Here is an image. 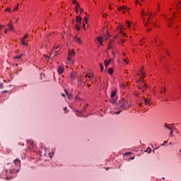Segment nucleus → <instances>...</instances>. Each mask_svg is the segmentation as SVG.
<instances>
[{"label": "nucleus", "mask_w": 181, "mask_h": 181, "mask_svg": "<svg viewBox=\"0 0 181 181\" xmlns=\"http://www.w3.org/2000/svg\"><path fill=\"white\" fill-rule=\"evenodd\" d=\"M169 135L171 136V138H173V130H170Z\"/></svg>", "instance_id": "obj_24"}, {"label": "nucleus", "mask_w": 181, "mask_h": 181, "mask_svg": "<svg viewBox=\"0 0 181 181\" xmlns=\"http://www.w3.org/2000/svg\"><path fill=\"white\" fill-rule=\"evenodd\" d=\"M176 8H177V9H180V6H179V5H176Z\"/></svg>", "instance_id": "obj_42"}, {"label": "nucleus", "mask_w": 181, "mask_h": 181, "mask_svg": "<svg viewBox=\"0 0 181 181\" xmlns=\"http://www.w3.org/2000/svg\"><path fill=\"white\" fill-rule=\"evenodd\" d=\"M23 56H25V54H22L20 56H16V57H14V59H22Z\"/></svg>", "instance_id": "obj_22"}, {"label": "nucleus", "mask_w": 181, "mask_h": 181, "mask_svg": "<svg viewBox=\"0 0 181 181\" xmlns=\"http://www.w3.org/2000/svg\"><path fill=\"white\" fill-rule=\"evenodd\" d=\"M0 88H4V84L0 83Z\"/></svg>", "instance_id": "obj_39"}, {"label": "nucleus", "mask_w": 181, "mask_h": 181, "mask_svg": "<svg viewBox=\"0 0 181 181\" xmlns=\"http://www.w3.org/2000/svg\"><path fill=\"white\" fill-rule=\"evenodd\" d=\"M122 43H125V40H122Z\"/></svg>", "instance_id": "obj_56"}, {"label": "nucleus", "mask_w": 181, "mask_h": 181, "mask_svg": "<svg viewBox=\"0 0 181 181\" xmlns=\"http://www.w3.org/2000/svg\"><path fill=\"white\" fill-rule=\"evenodd\" d=\"M108 49H112V45H111V42L109 43Z\"/></svg>", "instance_id": "obj_28"}, {"label": "nucleus", "mask_w": 181, "mask_h": 181, "mask_svg": "<svg viewBox=\"0 0 181 181\" xmlns=\"http://www.w3.org/2000/svg\"><path fill=\"white\" fill-rule=\"evenodd\" d=\"M160 93L161 94H163V93H165V90L163 89Z\"/></svg>", "instance_id": "obj_48"}, {"label": "nucleus", "mask_w": 181, "mask_h": 181, "mask_svg": "<svg viewBox=\"0 0 181 181\" xmlns=\"http://www.w3.org/2000/svg\"><path fill=\"white\" fill-rule=\"evenodd\" d=\"M149 21H150V19L148 18V22H149Z\"/></svg>", "instance_id": "obj_64"}, {"label": "nucleus", "mask_w": 181, "mask_h": 181, "mask_svg": "<svg viewBox=\"0 0 181 181\" xmlns=\"http://www.w3.org/2000/svg\"><path fill=\"white\" fill-rule=\"evenodd\" d=\"M128 28H131V23L129 21H127Z\"/></svg>", "instance_id": "obj_31"}, {"label": "nucleus", "mask_w": 181, "mask_h": 181, "mask_svg": "<svg viewBox=\"0 0 181 181\" xmlns=\"http://www.w3.org/2000/svg\"><path fill=\"white\" fill-rule=\"evenodd\" d=\"M164 127L167 129H170V131L172 130V127H171L170 124H168V123H165Z\"/></svg>", "instance_id": "obj_13"}, {"label": "nucleus", "mask_w": 181, "mask_h": 181, "mask_svg": "<svg viewBox=\"0 0 181 181\" xmlns=\"http://www.w3.org/2000/svg\"><path fill=\"white\" fill-rule=\"evenodd\" d=\"M66 110H67V107L64 108V111H66Z\"/></svg>", "instance_id": "obj_57"}, {"label": "nucleus", "mask_w": 181, "mask_h": 181, "mask_svg": "<svg viewBox=\"0 0 181 181\" xmlns=\"http://www.w3.org/2000/svg\"><path fill=\"white\" fill-rule=\"evenodd\" d=\"M99 66H100V67L101 71H103L104 70V66H103L102 64H99Z\"/></svg>", "instance_id": "obj_26"}, {"label": "nucleus", "mask_w": 181, "mask_h": 181, "mask_svg": "<svg viewBox=\"0 0 181 181\" xmlns=\"http://www.w3.org/2000/svg\"><path fill=\"white\" fill-rule=\"evenodd\" d=\"M77 117H81V115H78V112L76 113Z\"/></svg>", "instance_id": "obj_47"}, {"label": "nucleus", "mask_w": 181, "mask_h": 181, "mask_svg": "<svg viewBox=\"0 0 181 181\" xmlns=\"http://www.w3.org/2000/svg\"><path fill=\"white\" fill-rule=\"evenodd\" d=\"M75 41L76 43H78L79 45H83V42H81V39L77 37H74Z\"/></svg>", "instance_id": "obj_10"}, {"label": "nucleus", "mask_w": 181, "mask_h": 181, "mask_svg": "<svg viewBox=\"0 0 181 181\" xmlns=\"http://www.w3.org/2000/svg\"><path fill=\"white\" fill-rule=\"evenodd\" d=\"M141 103H144L146 105H151V100L148 98H144Z\"/></svg>", "instance_id": "obj_7"}, {"label": "nucleus", "mask_w": 181, "mask_h": 181, "mask_svg": "<svg viewBox=\"0 0 181 181\" xmlns=\"http://www.w3.org/2000/svg\"><path fill=\"white\" fill-rule=\"evenodd\" d=\"M113 56H115V52H112Z\"/></svg>", "instance_id": "obj_55"}, {"label": "nucleus", "mask_w": 181, "mask_h": 181, "mask_svg": "<svg viewBox=\"0 0 181 181\" xmlns=\"http://www.w3.org/2000/svg\"><path fill=\"white\" fill-rule=\"evenodd\" d=\"M168 141H165L164 143L162 144V146H163V145H165V144H167Z\"/></svg>", "instance_id": "obj_45"}, {"label": "nucleus", "mask_w": 181, "mask_h": 181, "mask_svg": "<svg viewBox=\"0 0 181 181\" xmlns=\"http://www.w3.org/2000/svg\"><path fill=\"white\" fill-rule=\"evenodd\" d=\"M80 8V4H77L76 7H75V11L76 13H78V8Z\"/></svg>", "instance_id": "obj_16"}, {"label": "nucleus", "mask_w": 181, "mask_h": 181, "mask_svg": "<svg viewBox=\"0 0 181 181\" xmlns=\"http://www.w3.org/2000/svg\"><path fill=\"white\" fill-rule=\"evenodd\" d=\"M96 39L99 45H103V38H101L100 37H97Z\"/></svg>", "instance_id": "obj_11"}, {"label": "nucleus", "mask_w": 181, "mask_h": 181, "mask_svg": "<svg viewBox=\"0 0 181 181\" xmlns=\"http://www.w3.org/2000/svg\"><path fill=\"white\" fill-rule=\"evenodd\" d=\"M87 21H88V19L87 18V17H85L83 18V23H87Z\"/></svg>", "instance_id": "obj_27"}, {"label": "nucleus", "mask_w": 181, "mask_h": 181, "mask_svg": "<svg viewBox=\"0 0 181 181\" xmlns=\"http://www.w3.org/2000/svg\"><path fill=\"white\" fill-rule=\"evenodd\" d=\"M18 7L16 6V7H15L14 11H18Z\"/></svg>", "instance_id": "obj_44"}, {"label": "nucleus", "mask_w": 181, "mask_h": 181, "mask_svg": "<svg viewBox=\"0 0 181 181\" xmlns=\"http://www.w3.org/2000/svg\"><path fill=\"white\" fill-rule=\"evenodd\" d=\"M21 45H23V46H28V43H26V42H25V40H23V38L21 39Z\"/></svg>", "instance_id": "obj_14"}, {"label": "nucleus", "mask_w": 181, "mask_h": 181, "mask_svg": "<svg viewBox=\"0 0 181 181\" xmlns=\"http://www.w3.org/2000/svg\"><path fill=\"white\" fill-rule=\"evenodd\" d=\"M75 100L76 101H78V100H80V97L76 96Z\"/></svg>", "instance_id": "obj_34"}, {"label": "nucleus", "mask_w": 181, "mask_h": 181, "mask_svg": "<svg viewBox=\"0 0 181 181\" xmlns=\"http://www.w3.org/2000/svg\"><path fill=\"white\" fill-rule=\"evenodd\" d=\"M55 55L57 56V52H55Z\"/></svg>", "instance_id": "obj_61"}, {"label": "nucleus", "mask_w": 181, "mask_h": 181, "mask_svg": "<svg viewBox=\"0 0 181 181\" xmlns=\"http://www.w3.org/2000/svg\"><path fill=\"white\" fill-rule=\"evenodd\" d=\"M109 37L110 36H108V33H107V35H105V40H107V39H108Z\"/></svg>", "instance_id": "obj_32"}, {"label": "nucleus", "mask_w": 181, "mask_h": 181, "mask_svg": "<svg viewBox=\"0 0 181 181\" xmlns=\"http://www.w3.org/2000/svg\"><path fill=\"white\" fill-rule=\"evenodd\" d=\"M104 63H105V67H108V66L110 65V63H111V59H110V60H105Z\"/></svg>", "instance_id": "obj_12"}, {"label": "nucleus", "mask_w": 181, "mask_h": 181, "mask_svg": "<svg viewBox=\"0 0 181 181\" xmlns=\"http://www.w3.org/2000/svg\"><path fill=\"white\" fill-rule=\"evenodd\" d=\"M65 93L66 97H68V98H71V94L69 93V92L66 90H65Z\"/></svg>", "instance_id": "obj_18"}, {"label": "nucleus", "mask_w": 181, "mask_h": 181, "mask_svg": "<svg viewBox=\"0 0 181 181\" xmlns=\"http://www.w3.org/2000/svg\"><path fill=\"white\" fill-rule=\"evenodd\" d=\"M140 1H141V2H144V0H140ZM139 0L136 1V4H139Z\"/></svg>", "instance_id": "obj_38"}, {"label": "nucleus", "mask_w": 181, "mask_h": 181, "mask_svg": "<svg viewBox=\"0 0 181 181\" xmlns=\"http://www.w3.org/2000/svg\"><path fill=\"white\" fill-rule=\"evenodd\" d=\"M74 54H76V53L74 52V49H71L68 54V62H71V63H73L71 57H74Z\"/></svg>", "instance_id": "obj_5"}, {"label": "nucleus", "mask_w": 181, "mask_h": 181, "mask_svg": "<svg viewBox=\"0 0 181 181\" xmlns=\"http://www.w3.org/2000/svg\"><path fill=\"white\" fill-rule=\"evenodd\" d=\"M90 86H91V85L88 84V87H90Z\"/></svg>", "instance_id": "obj_62"}, {"label": "nucleus", "mask_w": 181, "mask_h": 181, "mask_svg": "<svg viewBox=\"0 0 181 181\" xmlns=\"http://www.w3.org/2000/svg\"><path fill=\"white\" fill-rule=\"evenodd\" d=\"M2 93L5 94V93H9V90H4Z\"/></svg>", "instance_id": "obj_41"}, {"label": "nucleus", "mask_w": 181, "mask_h": 181, "mask_svg": "<svg viewBox=\"0 0 181 181\" xmlns=\"http://www.w3.org/2000/svg\"><path fill=\"white\" fill-rule=\"evenodd\" d=\"M150 16H152V13H150Z\"/></svg>", "instance_id": "obj_63"}, {"label": "nucleus", "mask_w": 181, "mask_h": 181, "mask_svg": "<svg viewBox=\"0 0 181 181\" xmlns=\"http://www.w3.org/2000/svg\"><path fill=\"white\" fill-rule=\"evenodd\" d=\"M4 33H6V34L8 33V30H5Z\"/></svg>", "instance_id": "obj_50"}, {"label": "nucleus", "mask_w": 181, "mask_h": 181, "mask_svg": "<svg viewBox=\"0 0 181 181\" xmlns=\"http://www.w3.org/2000/svg\"><path fill=\"white\" fill-rule=\"evenodd\" d=\"M76 22L77 24L75 25V28L77 29V30H80V27L78 26V25H81V17L76 16Z\"/></svg>", "instance_id": "obj_4"}, {"label": "nucleus", "mask_w": 181, "mask_h": 181, "mask_svg": "<svg viewBox=\"0 0 181 181\" xmlns=\"http://www.w3.org/2000/svg\"><path fill=\"white\" fill-rule=\"evenodd\" d=\"M23 40H25V39H28V34H25V35L23 37Z\"/></svg>", "instance_id": "obj_33"}, {"label": "nucleus", "mask_w": 181, "mask_h": 181, "mask_svg": "<svg viewBox=\"0 0 181 181\" xmlns=\"http://www.w3.org/2000/svg\"><path fill=\"white\" fill-rule=\"evenodd\" d=\"M145 152H147V153H151V152H152V150L151 149V148L148 147Z\"/></svg>", "instance_id": "obj_23"}, {"label": "nucleus", "mask_w": 181, "mask_h": 181, "mask_svg": "<svg viewBox=\"0 0 181 181\" xmlns=\"http://www.w3.org/2000/svg\"><path fill=\"white\" fill-rule=\"evenodd\" d=\"M5 12H11V9L10 8H6Z\"/></svg>", "instance_id": "obj_36"}, {"label": "nucleus", "mask_w": 181, "mask_h": 181, "mask_svg": "<svg viewBox=\"0 0 181 181\" xmlns=\"http://www.w3.org/2000/svg\"><path fill=\"white\" fill-rule=\"evenodd\" d=\"M28 142H29L30 144V145H33V141L28 140Z\"/></svg>", "instance_id": "obj_37"}, {"label": "nucleus", "mask_w": 181, "mask_h": 181, "mask_svg": "<svg viewBox=\"0 0 181 181\" xmlns=\"http://www.w3.org/2000/svg\"><path fill=\"white\" fill-rule=\"evenodd\" d=\"M44 56L46 58L47 62H49L50 60V57H49L48 55H44ZM49 56H52V54H50Z\"/></svg>", "instance_id": "obj_21"}, {"label": "nucleus", "mask_w": 181, "mask_h": 181, "mask_svg": "<svg viewBox=\"0 0 181 181\" xmlns=\"http://www.w3.org/2000/svg\"><path fill=\"white\" fill-rule=\"evenodd\" d=\"M168 21L170 22V23H168V26L170 28L172 26V20L168 19Z\"/></svg>", "instance_id": "obj_25"}, {"label": "nucleus", "mask_w": 181, "mask_h": 181, "mask_svg": "<svg viewBox=\"0 0 181 181\" xmlns=\"http://www.w3.org/2000/svg\"><path fill=\"white\" fill-rule=\"evenodd\" d=\"M115 95H117V90H112L110 93V103L112 104H115V103H117V98H115Z\"/></svg>", "instance_id": "obj_3"}, {"label": "nucleus", "mask_w": 181, "mask_h": 181, "mask_svg": "<svg viewBox=\"0 0 181 181\" xmlns=\"http://www.w3.org/2000/svg\"><path fill=\"white\" fill-rule=\"evenodd\" d=\"M145 26H148V23H145Z\"/></svg>", "instance_id": "obj_59"}, {"label": "nucleus", "mask_w": 181, "mask_h": 181, "mask_svg": "<svg viewBox=\"0 0 181 181\" xmlns=\"http://www.w3.org/2000/svg\"><path fill=\"white\" fill-rule=\"evenodd\" d=\"M7 26L10 30H13V26H12V24L8 23V24H7Z\"/></svg>", "instance_id": "obj_17"}, {"label": "nucleus", "mask_w": 181, "mask_h": 181, "mask_svg": "<svg viewBox=\"0 0 181 181\" xmlns=\"http://www.w3.org/2000/svg\"><path fill=\"white\" fill-rule=\"evenodd\" d=\"M151 30H152V28L147 30V32H151Z\"/></svg>", "instance_id": "obj_52"}, {"label": "nucleus", "mask_w": 181, "mask_h": 181, "mask_svg": "<svg viewBox=\"0 0 181 181\" xmlns=\"http://www.w3.org/2000/svg\"><path fill=\"white\" fill-rule=\"evenodd\" d=\"M71 78L72 80H74V75L73 74H71Z\"/></svg>", "instance_id": "obj_35"}, {"label": "nucleus", "mask_w": 181, "mask_h": 181, "mask_svg": "<svg viewBox=\"0 0 181 181\" xmlns=\"http://www.w3.org/2000/svg\"><path fill=\"white\" fill-rule=\"evenodd\" d=\"M72 1H73L74 5H77V4H78L76 0H72Z\"/></svg>", "instance_id": "obj_30"}, {"label": "nucleus", "mask_w": 181, "mask_h": 181, "mask_svg": "<svg viewBox=\"0 0 181 181\" xmlns=\"http://www.w3.org/2000/svg\"><path fill=\"white\" fill-rule=\"evenodd\" d=\"M118 29H119V30H122V28H121V27H118Z\"/></svg>", "instance_id": "obj_46"}, {"label": "nucleus", "mask_w": 181, "mask_h": 181, "mask_svg": "<svg viewBox=\"0 0 181 181\" xmlns=\"http://www.w3.org/2000/svg\"><path fill=\"white\" fill-rule=\"evenodd\" d=\"M142 14H143V15L148 16V14H147L146 13H144V10L142 11Z\"/></svg>", "instance_id": "obj_43"}, {"label": "nucleus", "mask_w": 181, "mask_h": 181, "mask_svg": "<svg viewBox=\"0 0 181 181\" xmlns=\"http://www.w3.org/2000/svg\"><path fill=\"white\" fill-rule=\"evenodd\" d=\"M140 76L141 78H142V77H145V73L142 71V69L140 70Z\"/></svg>", "instance_id": "obj_20"}, {"label": "nucleus", "mask_w": 181, "mask_h": 181, "mask_svg": "<svg viewBox=\"0 0 181 181\" xmlns=\"http://www.w3.org/2000/svg\"><path fill=\"white\" fill-rule=\"evenodd\" d=\"M107 73L108 74H112V73H114V71L112 70V68H110L108 70H107Z\"/></svg>", "instance_id": "obj_19"}, {"label": "nucleus", "mask_w": 181, "mask_h": 181, "mask_svg": "<svg viewBox=\"0 0 181 181\" xmlns=\"http://www.w3.org/2000/svg\"><path fill=\"white\" fill-rule=\"evenodd\" d=\"M136 83L139 84V90H142V93L145 92V90L148 88V85L145 83V81L142 79H139L136 81Z\"/></svg>", "instance_id": "obj_2"}, {"label": "nucleus", "mask_w": 181, "mask_h": 181, "mask_svg": "<svg viewBox=\"0 0 181 181\" xmlns=\"http://www.w3.org/2000/svg\"><path fill=\"white\" fill-rule=\"evenodd\" d=\"M55 50H57V49H59V47H56L55 48H54Z\"/></svg>", "instance_id": "obj_53"}, {"label": "nucleus", "mask_w": 181, "mask_h": 181, "mask_svg": "<svg viewBox=\"0 0 181 181\" xmlns=\"http://www.w3.org/2000/svg\"><path fill=\"white\" fill-rule=\"evenodd\" d=\"M124 63H126V64H128V61L127 59H124Z\"/></svg>", "instance_id": "obj_40"}, {"label": "nucleus", "mask_w": 181, "mask_h": 181, "mask_svg": "<svg viewBox=\"0 0 181 181\" xmlns=\"http://www.w3.org/2000/svg\"><path fill=\"white\" fill-rule=\"evenodd\" d=\"M85 77H86V78H87V77H88V78H93V74H91V73L87 74L85 76Z\"/></svg>", "instance_id": "obj_15"}, {"label": "nucleus", "mask_w": 181, "mask_h": 181, "mask_svg": "<svg viewBox=\"0 0 181 181\" xmlns=\"http://www.w3.org/2000/svg\"><path fill=\"white\" fill-rule=\"evenodd\" d=\"M90 80H91V81H95V82H96L97 81V78H90Z\"/></svg>", "instance_id": "obj_29"}, {"label": "nucleus", "mask_w": 181, "mask_h": 181, "mask_svg": "<svg viewBox=\"0 0 181 181\" xmlns=\"http://www.w3.org/2000/svg\"><path fill=\"white\" fill-rule=\"evenodd\" d=\"M121 87L124 88V87H125V85H124V84H122V85L121 86Z\"/></svg>", "instance_id": "obj_54"}, {"label": "nucleus", "mask_w": 181, "mask_h": 181, "mask_svg": "<svg viewBox=\"0 0 181 181\" xmlns=\"http://www.w3.org/2000/svg\"><path fill=\"white\" fill-rule=\"evenodd\" d=\"M118 107L119 111L115 112V114L116 115L121 114L123 110H127V108H129V104L128 103V101L122 100L119 103Z\"/></svg>", "instance_id": "obj_1"}, {"label": "nucleus", "mask_w": 181, "mask_h": 181, "mask_svg": "<svg viewBox=\"0 0 181 181\" xmlns=\"http://www.w3.org/2000/svg\"><path fill=\"white\" fill-rule=\"evenodd\" d=\"M62 97H66V95H64V93H62Z\"/></svg>", "instance_id": "obj_58"}, {"label": "nucleus", "mask_w": 181, "mask_h": 181, "mask_svg": "<svg viewBox=\"0 0 181 181\" xmlns=\"http://www.w3.org/2000/svg\"><path fill=\"white\" fill-rule=\"evenodd\" d=\"M80 11H81V12H83V9H82V8H81V9H80Z\"/></svg>", "instance_id": "obj_60"}, {"label": "nucleus", "mask_w": 181, "mask_h": 181, "mask_svg": "<svg viewBox=\"0 0 181 181\" xmlns=\"http://www.w3.org/2000/svg\"><path fill=\"white\" fill-rule=\"evenodd\" d=\"M57 71H58L59 74H63V73H64V69L63 67H62V66H59L58 68Z\"/></svg>", "instance_id": "obj_8"}, {"label": "nucleus", "mask_w": 181, "mask_h": 181, "mask_svg": "<svg viewBox=\"0 0 181 181\" xmlns=\"http://www.w3.org/2000/svg\"><path fill=\"white\" fill-rule=\"evenodd\" d=\"M127 9H128V8L126 6H124L119 7L117 11L119 12H121L123 11L122 13L124 14V13H127Z\"/></svg>", "instance_id": "obj_6"}, {"label": "nucleus", "mask_w": 181, "mask_h": 181, "mask_svg": "<svg viewBox=\"0 0 181 181\" xmlns=\"http://www.w3.org/2000/svg\"><path fill=\"white\" fill-rule=\"evenodd\" d=\"M134 159H135V157H132L131 158V160H134Z\"/></svg>", "instance_id": "obj_51"}, {"label": "nucleus", "mask_w": 181, "mask_h": 181, "mask_svg": "<svg viewBox=\"0 0 181 181\" xmlns=\"http://www.w3.org/2000/svg\"><path fill=\"white\" fill-rule=\"evenodd\" d=\"M13 162L16 166L21 167V160L16 158Z\"/></svg>", "instance_id": "obj_9"}, {"label": "nucleus", "mask_w": 181, "mask_h": 181, "mask_svg": "<svg viewBox=\"0 0 181 181\" xmlns=\"http://www.w3.org/2000/svg\"><path fill=\"white\" fill-rule=\"evenodd\" d=\"M139 107H142V103L139 104Z\"/></svg>", "instance_id": "obj_49"}]
</instances>
